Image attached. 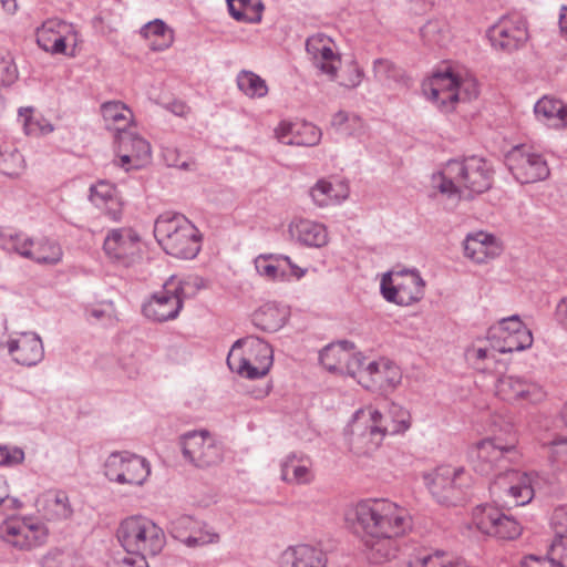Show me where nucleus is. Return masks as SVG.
Segmentation results:
<instances>
[{
    "label": "nucleus",
    "mask_w": 567,
    "mask_h": 567,
    "mask_svg": "<svg viewBox=\"0 0 567 567\" xmlns=\"http://www.w3.org/2000/svg\"><path fill=\"white\" fill-rule=\"evenodd\" d=\"M359 535L364 554L372 564H383L395 557L398 539L412 528L409 512L386 498L359 502L348 514Z\"/></svg>",
    "instance_id": "nucleus-1"
},
{
    "label": "nucleus",
    "mask_w": 567,
    "mask_h": 567,
    "mask_svg": "<svg viewBox=\"0 0 567 567\" xmlns=\"http://www.w3.org/2000/svg\"><path fill=\"white\" fill-rule=\"evenodd\" d=\"M492 176V167L483 157L451 159L440 174L436 187L449 197L472 198L491 188Z\"/></svg>",
    "instance_id": "nucleus-2"
},
{
    "label": "nucleus",
    "mask_w": 567,
    "mask_h": 567,
    "mask_svg": "<svg viewBox=\"0 0 567 567\" xmlns=\"http://www.w3.org/2000/svg\"><path fill=\"white\" fill-rule=\"evenodd\" d=\"M406 426L403 419L389 426L384 415L371 406L358 410L348 426L350 450L355 455H369L380 447L388 434L402 433Z\"/></svg>",
    "instance_id": "nucleus-3"
},
{
    "label": "nucleus",
    "mask_w": 567,
    "mask_h": 567,
    "mask_svg": "<svg viewBox=\"0 0 567 567\" xmlns=\"http://www.w3.org/2000/svg\"><path fill=\"white\" fill-rule=\"evenodd\" d=\"M154 235L159 246L176 258L192 259L200 250L202 235L183 215H161L155 221Z\"/></svg>",
    "instance_id": "nucleus-4"
},
{
    "label": "nucleus",
    "mask_w": 567,
    "mask_h": 567,
    "mask_svg": "<svg viewBox=\"0 0 567 567\" xmlns=\"http://www.w3.org/2000/svg\"><path fill=\"white\" fill-rule=\"evenodd\" d=\"M204 288L203 279L190 276L185 279L171 277L161 290L144 303L143 313L154 321L175 319L185 299L195 297Z\"/></svg>",
    "instance_id": "nucleus-5"
},
{
    "label": "nucleus",
    "mask_w": 567,
    "mask_h": 567,
    "mask_svg": "<svg viewBox=\"0 0 567 567\" xmlns=\"http://www.w3.org/2000/svg\"><path fill=\"white\" fill-rule=\"evenodd\" d=\"M117 538L125 551L145 557L157 555L165 545L163 529L141 515L123 519L117 529Z\"/></svg>",
    "instance_id": "nucleus-6"
},
{
    "label": "nucleus",
    "mask_w": 567,
    "mask_h": 567,
    "mask_svg": "<svg viewBox=\"0 0 567 567\" xmlns=\"http://www.w3.org/2000/svg\"><path fill=\"white\" fill-rule=\"evenodd\" d=\"M272 350L264 340L247 337L238 340L230 349L227 364L233 372L243 378L264 377L271 367Z\"/></svg>",
    "instance_id": "nucleus-7"
},
{
    "label": "nucleus",
    "mask_w": 567,
    "mask_h": 567,
    "mask_svg": "<svg viewBox=\"0 0 567 567\" xmlns=\"http://www.w3.org/2000/svg\"><path fill=\"white\" fill-rule=\"evenodd\" d=\"M424 482L437 503L456 506L465 501L472 478L463 467L441 465L425 474Z\"/></svg>",
    "instance_id": "nucleus-8"
},
{
    "label": "nucleus",
    "mask_w": 567,
    "mask_h": 567,
    "mask_svg": "<svg viewBox=\"0 0 567 567\" xmlns=\"http://www.w3.org/2000/svg\"><path fill=\"white\" fill-rule=\"evenodd\" d=\"M520 457L515 437L506 444H503L499 439H486L478 442L471 451L472 466L481 475H491L496 471L504 473L508 471L509 465L517 464Z\"/></svg>",
    "instance_id": "nucleus-9"
},
{
    "label": "nucleus",
    "mask_w": 567,
    "mask_h": 567,
    "mask_svg": "<svg viewBox=\"0 0 567 567\" xmlns=\"http://www.w3.org/2000/svg\"><path fill=\"white\" fill-rule=\"evenodd\" d=\"M0 241L20 256L40 265L54 266L63 259L61 245L49 237L33 238L22 233L12 234L0 229Z\"/></svg>",
    "instance_id": "nucleus-10"
},
{
    "label": "nucleus",
    "mask_w": 567,
    "mask_h": 567,
    "mask_svg": "<svg viewBox=\"0 0 567 567\" xmlns=\"http://www.w3.org/2000/svg\"><path fill=\"white\" fill-rule=\"evenodd\" d=\"M425 282L416 269L391 270L381 279V292L385 300L410 306L424 296Z\"/></svg>",
    "instance_id": "nucleus-11"
},
{
    "label": "nucleus",
    "mask_w": 567,
    "mask_h": 567,
    "mask_svg": "<svg viewBox=\"0 0 567 567\" xmlns=\"http://www.w3.org/2000/svg\"><path fill=\"white\" fill-rule=\"evenodd\" d=\"M0 538L14 549L31 550L47 542L48 529L33 517L11 516L0 524Z\"/></svg>",
    "instance_id": "nucleus-12"
},
{
    "label": "nucleus",
    "mask_w": 567,
    "mask_h": 567,
    "mask_svg": "<svg viewBox=\"0 0 567 567\" xmlns=\"http://www.w3.org/2000/svg\"><path fill=\"white\" fill-rule=\"evenodd\" d=\"M38 45L48 53L75 56L80 34L75 25L60 19L45 20L35 32Z\"/></svg>",
    "instance_id": "nucleus-13"
},
{
    "label": "nucleus",
    "mask_w": 567,
    "mask_h": 567,
    "mask_svg": "<svg viewBox=\"0 0 567 567\" xmlns=\"http://www.w3.org/2000/svg\"><path fill=\"white\" fill-rule=\"evenodd\" d=\"M104 474L121 485H143L151 475L150 462L136 454L115 452L104 463Z\"/></svg>",
    "instance_id": "nucleus-14"
},
{
    "label": "nucleus",
    "mask_w": 567,
    "mask_h": 567,
    "mask_svg": "<svg viewBox=\"0 0 567 567\" xmlns=\"http://www.w3.org/2000/svg\"><path fill=\"white\" fill-rule=\"evenodd\" d=\"M489 491L498 502L509 506L526 505L534 497L530 476L515 470L498 473Z\"/></svg>",
    "instance_id": "nucleus-15"
},
{
    "label": "nucleus",
    "mask_w": 567,
    "mask_h": 567,
    "mask_svg": "<svg viewBox=\"0 0 567 567\" xmlns=\"http://www.w3.org/2000/svg\"><path fill=\"white\" fill-rule=\"evenodd\" d=\"M143 247L142 236L132 227L110 229L103 241L105 256L123 266H130L141 258Z\"/></svg>",
    "instance_id": "nucleus-16"
},
{
    "label": "nucleus",
    "mask_w": 567,
    "mask_h": 567,
    "mask_svg": "<svg viewBox=\"0 0 567 567\" xmlns=\"http://www.w3.org/2000/svg\"><path fill=\"white\" fill-rule=\"evenodd\" d=\"M354 379L367 390L389 393L392 392L402 380L401 369L392 361L381 358L367 361L358 369Z\"/></svg>",
    "instance_id": "nucleus-17"
},
{
    "label": "nucleus",
    "mask_w": 567,
    "mask_h": 567,
    "mask_svg": "<svg viewBox=\"0 0 567 567\" xmlns=\"http://www.w3.org/2000/svg\"><path fill=\"white\" fill-rule=\"evenodd\" d=\"M472 522L483 534L511 540L522 534L520 524L492 505H478L473 509Z\"/></svg>",
    "instance_id": "nucleus-18"
},
{
    "label": "nucleus",
    "mask_w": 567,
    "mask_h": 567,
    "mask_svg": "<svg viewBox=\"0 0 567 567\" xmlns=\"http://www.w3.org/2000/svg\"><path fill=\"white\" fill-rule=\"evenodd\" d=\"M505 161L514 178L520 184L536 183L549 176L545 158L524 145L514 147Z\"/></svg>",
    "instance_id": "nucleus-19"
},
{
    "label": "nucleus",
    "mask_w": 567,
    "mask_h": 567,
    "mask_svg": "<svg viewBox=\"0 0 567 567\" xmlns=\"http://www.w3.org/2000/svg\"><path fill=\"white\" fill-rule=\"evenodd\" d=\"M183 454L198 467L217 465L223 461L221 444L207 431H194L182 437Z\"/></svg>",
    "instance_id": "nucleus-20"
},
{
    "label": "nucleus",
    "mask_w": 567,
    "mask_h": 567,
    "mask_svg": "<svg viewBox=\"0 0 567 567\" xmlns=\"http://www.w3.org/2000/svg\"><path fill=\"white\" fill-rule=\"evenodd\" d=\"M354 343L348 340L330 343L320 351V363L330 372L354 378L358 369L364 363V355L354 352Z\"/></svg>",
    "instance_id": "nucleus-21"
},
{
    "label": "nucleus",
    "mask_w": 567,
    "mask_h": 567,
    "mask_svg": "<svg viewBox=\"0 0 567 567\" xmlns=\"http://www.w3.org/2000/svg\"><path fill=\"white\" fill-rule=\"evenodd\" d=\"M496 394L509 403L537 404L546 392L537 381L524 375H503L497 380Z\"/></svg>",
    "instance_id": "nucleus-22"
},
{
    "label": "nucleus",
    "mask_w": 567,
    "mask_h": 567,
    "mask_svg": "<svg viewBox=\"0 0 567 567\" xmlns=\"http://www.w3.org/2000/svg\"><path fill=\"white\" fill-rule=\"evenodd\" d=\"M334 47L333 40L323 33H316L306 41V51L312 64L331 81L337 79L341 65L340 55Z\"/></svg>",
    "instance_id": "nucleus-23"
},
{
    "label": "nucleus",
    "mask_w": 567,
    "mask_h": 567,
    "mask_svg": "<svg viewBox=\"0 0 567 567\" xmlns=\"http://www.w3.org/2000/svg\"><path fill=\"white\" fill-rule=\"evenodd\" d=\"M423 91L430 101L446 113L453 111L455 104L460 102L457 75L451 71L434 73L432 78L423 84Z\"/></svg>",
    "instance_id": "nucleus-24"
},
{
    "label": "nucleus",
    "mask_w": 567,
    "mask_h": 567,
    "mask_svg": "<svg viewBox=\"0 0 567 567\" xmlns=\"http://www.w3.org/2000/svg\"><path fill=\"white\" fill-rule=\"evenodd\" d=\"M118 165L125 171L141 169L151 163L150 143L141 136L128 132L117 136Z\"/></svg>",
    "instance_id": "nucleus-25"
},
{
    "label": "nucleus",
    "mask_w": 567,
    "mask_h": 567,
    "mask_svg": "<svg viewBox=\"0 0 567 567\" xmlns=\"http://www.w3.org/2000/svg\"><path fill=\"white\" fill-rule=\"evenodd\" d=\"M488 39L494 48L506 52L519 49L528 39L524 24H515L509 20H502L493 25L487 32Z\"/></svg>",
    "instance_id": "nucleus-26"
},
{
    "label": "nucleus",
    "mask_w": 567,
    "mask_h": 567,
    "mask_svg": "<svg viewBox=\"0 0 567 567\" xmlns=\"http://www.w3.org/2000/svg\"><path fill=\"white\" fill-rule=\"evenodd\" d=\"M8 350L17 363L29 367L39 363L44 355L41 339L31 332H23L11 339Z\"/></svg>",
    "instance_id": "nucleus-27"
},
{
    "label": "nucleus",
    "mask_w": 567,
    "mask_h": 567,
    "mask_svg": "<svg viewBox=\"0 0 567 567\" xmlns=\"http://www.w3.org/2000/svg\"><path fill=\"white\" fill-rule=\"evenodd\" d=\"M172 534L189 547L217 542L218 535L204 530L202 524L192 516H179L172 522Z\"/></svg>",
    "instance_id": "nucleus-28"
},
{
    "label": "nucleus",
    "mask_w": 567,
    "mask_h": 567,
    "mask_svg": "<svg viewBox=\"0 0 567 567\" xmlns=\"http://www.w3.org/2000/svg\"><path fill=\"white\" fill-rule=\"evenodd\" d=\"M90 200L113 220H117L122 215L124 206L122 196L116 186L106 181H99L91 186Z\"/></svg>",
    "instance_id": "nucleus-29"
},
{
    "label": "nucleus",
    "mask_w": 567,
    "mask_h": 567,
    "mask_svg": "<svg viewBox=\"0 0 567 567\" xmlns=\"http://www.w3.org/2000/svg\"><path fill=\"white\" fill-rule=\"evenodd\" d=\"M501 246L495 237L478 231L470 234L464 240V255L476 264H484L501 254Z\"/></svg>",
    "instance_id": "nucleus-30"
},
{
    "label": "nucleus",
    "mask_w": 567,
    "mask_h": 567,
    "mask_svg": "<svg viewBox=\"0 0 567 567\" xmlns=\"http://www.w3.org/2000/svg\"><path fill=\"white\" fill-rule=\"evenodd\" d=\"M289 231L292 238L309 247H323L328 244V231L323 224L299 218L289 225Z\"/></svg>",
    "instance_id": "nucleus-31"
},
{
    "label": "nucleus",
    "mask_w": 567,
    "mask_h": 567,
    "mask_svg": "<svg viewBox=\"0 0 567 567\" xmlns=\"http://www.w3.org/2000/svg\"><path fill=\"white\" fill-rule=\"evenodd\" d=\"M39 511L49 520H63L72 516L69 496L63 491H48L38 499Z\"/></svg>",
    "instance_id": "nucleus-32"
},
{
    "label": "nucleus",
    "mask_w": 567,
    "mask_h": 567,
    "mask_svg": "<svg viewBox=\"0 0 567 567\" xmlns=\"http://www.w3.org/2000/svg\"><path fill=\"white\" fill-rule=\"evenodd\" d=\"M551 525L555 539L550 546V554L554 559H557L559 567H567V505L555 508Z\"/></svg>",
    "instance_id": "nucleus-33"
},
{
    "label": "nucleus",
    "mask_w": 567,
    "mask_h": 567,
    "mask_svg": "<svg viewBox=\"0 0 567 567\" xmlns=\"http://www.w3.org/2000/svg\"><path fill=\"white\" fill-rule=\"evenodd\" d=\"M534 112L548 126L567 127V105L559 100L544 96L535 104Z\"/></svg>",
    "instance_id": "nucleus-34"
},
{
    "label": "nucleus",
    "mask_w": 567,
    "mask_h": 567,
    "mask_svg": "<svg viewBox=\"0 0 567 567\" xmlns=\"http://www.w3.org/2000/svg\"><path fill=\"white\" fill-rule=\"evenodd\" d=\"M374 80L388 89H396L408 85V76L402 68L389 59L379 58L372 63Z\"/></svg>",
    "instance_id": "nucleus-35"
},
{
    "label": "nucleus",
    "mask_w": 567,
    "mask_h": 567,
    "mask_svg": "<svg viewBox=\"0 0 567 567\" xmlns=\"http://www.w3.org/2000/svg\"><path fill=\"white\" fill-rule=\"evenodd\" d=\"M101 113L109 130L120 134L127 133L126 130L133 124L132 111L121 101H109L102 104Z\"/></svg>",
    "instance_id": "nucleus-36"
},
{
    "label": "nucleus",
    "mask_w": 567,
    "mask_h": 567,
    "mask_svg": "<svg viewBox=\"0 0 567 567\" xmlns=\"http://www.w3.org/2000/svg\"><path fill=\"white\" fill-rule=\"evenodd\" d=\"M286 563L289 567H326L324 553L311 545L300 544L286 549Z\"/></svg>",
    "instance_id": "nucleus-37"
},
{
    "label": "nucleus",
    "mask_w": 567,
    "mask_h": 567,
    "mask_svg": "<svg viewBox=\"0 0 567 567\" xmlns=\"http://www.w3.org/2000/svg\"><path fill=\"white\" fill-rule=\"evenodd\" d=\"M141 35L153 51L167 50L174 42V31L159 19L146 23L141 29Z\"/></svg>",
    "instance_id": "nucleus-38"
},
{
    "label": "nucleus",
    "mask_w": 567,
    "mask_h": 567,
    "mask_svg": "<svg viewBox=\"0 0 567 567\" xmlns=\"http://www.w3.org/2000/svg\"><path fill=\"white\" fill-rule=\"evenodd\" d=\"M321 131L307 121L286 123V144L298 146H315L321 140Z\"/></svg>",
    "instance_id": "nucleus-39"
},
{
    "label": "nucleus",
    "mask_w": 567,
    "mask_h": 567,
    "mask_svg": "<svg viewBox=\"0 0 567 567\" xmlns=\"http://www.w3.org/2000/svg\"><path fill=\"white\" fill-rule=\"evenodd\" d=\"M492 349L499 353H508L514 351H522L529 348L533 343V336L530 330H520L516 334L503 332L495 338H488Z\"/></svg>",
    "instance_id": "nucleus-40"
},
{
    "label": "nucleus",
    "mask_w": 567,
    "mask_h": 567,
    "mask_svg": "<svg viewBox=\"0 0 567 567\" xmlns=\"http://www.w3.org/2000/svg\"><path fill=\"white\" fill-rule=\"evenodd\" d=\"M18 121L29 136H42L53 132V125L33 107H20Z\"/></svg>",
    "instance_id": "nucleus-41"
},
{
    "label": "nucleus",
    "mask_w": 567,
    "mask_h": 567,
    "mask_svg": "<svg viewBox=\"0 0 567 567\" xmlns=\"http://www.w3.org/2000/svg\"><path fill=\"white\" fill-rule=\"evenodd\" d=\"M230 16L239 22L256 23L261 20L264 6L259 0H227Z\"/></svg>",
    "instance_id": "nucleus-42"
},
{
    "label": "nucleus",
    "mask_w": 567,
    "mask_h": 567,
    "mask_svg": "<svg viewBox=\"0 0 567 567\" xmlns=\"http://www.w3.org/2000/svg\"><path fill=\"white\" fill-rule=\"evenodd\" d=\"M238 90L249 99H261L268 93L266 81L252 71L243 70L236 76Z\"/></svg>",
    "instance_id": "nucleus-43"
},
{
    "label": "nucleus",
    "mask_w": 567,
    "mask_h": 567,
    "mask_svg": "<svg viewBox=\"0 0 567 567\" xmlns=\"http://www.w3.org/2000/svg\"><path fill=\"white\" fill-rule=\"evenodd\" d=\"M286 470L291 471V476H286V482L295 484H310L315 480L312 462L309 457L303 456L296 461V456H289L286 460Z\"/></svg>",
    "instance_id": "nucleus-44"
},
{
    "label": "nucleus",
    "mask_w": 567,
    "mask_h": 567,
    "mask_svg": "<svg viewBox=\"0 0 567 567\" xmlns=\"http://www.w3.org/2000/svg\"><path fill=\"white\" fill-rule=\"evenodd\" d=\"M310 196L317 206L326 207L339 203L347 197V194L341 195L330 182L319 179L316 185L311 187Z\"/></svg>",
    "instance_id": "nucleus-45"
},
{
    "label": "nucleus",
    "mask_w": 567,
    "mask_h": 567,
    "mask_svg": "<svg viewBox=\"0 0 567 567\" xmlns=\"http://www.w3.org/2000/svg\"><path fill=\"white\" fill-rule=\"evenodd\" d=\"M281 321V311L274 303H266L254 313L255 324L265 331H277Z\"/></svg>",
    "instance_id": "nucleus-46"
},
{
    "label": "nucleus",
    "mask_w": 567,
    "mask_h": 567,
    "mask_svg": "<svg viewBox=\"0 0 567 567\" xmlns=\"http://www.w3.org/2000/svg\"><path fill=\"white\" fill-rule=\"evenodd\" d=\"M410 567H471L463 559H454L443 551L415 557Z\"/></svg>",
    "instance_id": "nucleus-47"
},
{
    "label": "nucleus",
    "mask_w": 567,
    "mask_h": 567,
    "mask_svg": "<svg viewBox=\"0 0 567 567\" xmlns=\"http://www.w3.org/2000/svg\"><path fill=\"white\" fill-rule=\"evenodd\" d=\"M282 265V258L278 255H260L255 260L258 274L268 280L278 277Z\"/></svg>",
    "instance_id": "nucleus-48"
},
{
    "label": "nucleus",
    "mask_w": 567,
    "mask_h": 567,
    "mask_svg": "<svg viewBox=\"0 0 567 567\" xmlns=\"http://www.w3.org/2000/svg\"><path fill=\"white\" fill-rule=\"evenodd\" d=\"M334 128L342 133L353 134L357 130L362 128V120L355 115L344 111L337 112L331 120Z\"/></svg>",
    "instance_id": "nucleus-49"
},
{
    "label": "nucleus",
    "mask_w": 567,
    "mask_h": 567,
    "mask_svg": "<svg viewBox=\"0 0 567 567\" xmlns=\"http://www.w3.org/2000/svg\"><path fill=\"white\" fill-rule=\"evenodd\" d=\"M24 158L17 150L9 152L0 161V171L11 177H18L24 171Z\"/></svg>",
    "instance_id": "nucleus-50"
},
{
    "label": "nucleus",
    "mask_w": 567,
    "mask_h": 567,
    "mask_svg": "<svg viewBox=\"0 0 567 567\" xmlns=\"http://www.w3.org/2000/svg\"><path fill=\"white\" fill-rule=\"evenodd\" d=\"M501 330L503 332H509L511 334H516L518 331L520 332V330H529V329L523 324V322L519 320L518 316H512V317L502 319L497 326L492 327L488 330L487 339L499 337Z\"/></svg>",
    "instance_id": "nucleus-51"
},
{
    "label": "nucleus",
    "mask_w": 567,
    "mask_h": 567,
    "mask_svg": "<svg viewBox=\"0 0 567 567\" xmlns=\"http://www.w3.org/2000/svg\"><path fill=\"white\" fill-rule=\"evenodd\" d=\"M363 76V70L355 62H352L343 71L339 84L346 89H355L361 84Z\"/></svg>",
    "instance_id": "nucleus-52"
},
{
    "label": "nucleus",
    "mask_w": 567,
    "mask_h": 567,
    "mask_svg": "<svg viewBox=\"0 0 567 567\" xmlns=\"http://www.w3.org/2000/svg\"><path fill=\"white\" fill-rule=\"evenodd\" d=\"M551 462L557 470L567 471V439L557 436L553 441Z\"/></svg>",
    "instance_id": "nucleus-53"
},
{
    "label": "nucleus",
    "mask_w": 567,
    "mask_h": 567,
    "mask_svg": "<svg viewBox=\"0 0 567 567\" xmlns=\"http://www.w3.org/2000/svg\"><path fill=\"white\" fill-rule=\"evenodd\" d=\"M24 460V452L17 446L0 444V465L14 466L21 464Z\"/></svg>",
    "instance_id": "nucleus-54"
},
{
    "label": "nucleus",
    "mask_w": 567,
    "mask_h": 567,
    "mask_svg": "<svg viewBox=\"0 0 567 567\" xmlns=\"http://www.w3.org/2000/svg\"><path fill=\"white\" fill-rule=\"evenodd\" d=\"M457 92H460V101H470L477 97L478 86L474 79H460L457 76Z\"/></svg>",
    "instance_id": "nucleus-55"
},
{
    "label": "nucleus",
    "mask_w": 567,
    "mask_h": 567,
    "mask_svg": "<svg viewBox=\"0 0 567 567\" xmlns=\"http://www.w3.org/2000/svg\"><path fill=\"white\" fill-rule=\"evenodd\" d=\"M147 557L126 551L122 557L115 558L110 567H148Z\"/></svg>",
    "instance_id": "nucleus-56"
},
{
    "label": "nucleus",
    "mask_w": 567,
    "mask_h": 567,
    "mask_svg": "<svg viewBox=\"0 0 567 567\" xmlns=\"http://www.w3.org/2000/svg\"><path fill=\"white\" fill-rule=\"evenodd\" d=\"M21 507V502L17 498L10 497L9 486L6 481L0 480V509L2 514L7 511H16Z\"/></svg>",
    "instance_id": "nucleus-57"
},
{
    "label": "nucleus",
    "mask_w": 567,
    "mask_h": 567,
    "mask_svg": "<svg viewBox=\"0 0 567 567\" xmlns=\"http://www.w3.org/2000/svg\"><path fill=\"white\" fill-rule=\"evenodd\" d=\"M466 358L476 369L484 370L485 367H482L480 362L487 359H494V355L488 349L473 347L466 350Z\"/></svg>",
    "instance_id": "nucleus-58"
},
{
    "label": "nucleus",
    "mask_w": 567,
    "mask_h": 567,
    "mask_svg": "<svg viewBox=\"0 0 567 567\" xmlns=\"http://www.w3.org/2000/svg\"><path fill=\"white\" fill-rule=\"evenodd\" d=\"M384 419L386 420V423L389 424V426H393L396 422H399L400 420H404L405 423H406V427L404 429V432L410 427L411 425V416H410V413L403 409L402 406L400 405H395V404H392L390 411H389V416H385L384 415Z\"/></svg>",
    "instance_id": "nucleus-59"
},
{
    "label": "nucleus",
    "mask_w": 567,
    "mask_h": 567,
    "mask_svg": "<svg viewBox=\"0 0 567 567\" xmlns=\"http://www.w3.org/2000/svg\"><path fill=\"white\" fill-rule=\"evenodd\" d=\"M16 75L17 70L11 59L2 58L0 61V83L3 85H8L14 81Z\"/></svg>",
    "instance_id": "nucleus-60"
},
{
    "label": "nucleus",
    "mask_w": 567,
    "mask_h": 567,
    "mask_svg": "<svg viewBox=\"0 0 567 567\" xmlns=\"http://www.w3.org/2000/svg\"><path fill=\"white\" fill-rule=\"evenodd\" d=\"M520 567H559L557 559H554L549 553V557L528 556L520 563Z\"/></svg>",
    "instance_id": "nucleus-61"
},
{
    "label": "nucleus",
    "mask_w": 567,
    "mask_h": 567,
    "mask_svg": "<svg viewBox=\"0 0 567 567\" xmlns=\"http://www.w3.org/2000/svg\"><path fill=\"white\" fill-rule=\"evenodd\" d=\"M556 318L558 322L567 330V297L563 298L556 307Z\"/></svg>",
    "instance_id": "nucleus-62"
},
{
    "label": "nucleus",
    "mask_w": 567,
    "mask_h": 567,
    "mask_svg": "<svg viewBox=\"0 0 567 567\" xmlns=\"http://www.w3.org/2000/svg\"><path fill=\"white\" fill-rule=\"evenodd\" d=\"M286 265L290 269V276L296 279L302 278L308 271L307 267L297 266L293 261H291V259L288 256H286Z\"/></svg>",
    "instance_id": "nucleus-63"
},
{
    "label": "nucleus",
    "mask_w": 567,
    "mask_h": 567,
    "mask_svg": "<svg viewBox=\"0 0 567 567\" xmlns=\"http://www.w3.org/2000/svg\"><path fill=\"white\" fill-rule=\"evenodd\" d=\"M559 27L561 33L567 39V7H563L559 14Z\"/></svg>",
    "instance_id": "nucleus-64"
}]
</instances>
